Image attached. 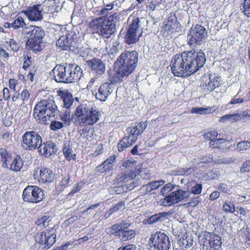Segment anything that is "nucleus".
Wrapping results in <instances>:
<instances>
[{
	"mask_svg": "<svg viewBox=\"0 0 250 250\" xmlns=\"http://www.w3.org/2000/svg\"><path fill=\"white\" fill-rule=\"evenodd\" d=\"M206 61L205 55L202 50L196 51L193 49L174 55L169 66L174 76L187 78L202 68Z\"/></svg>",
	"mask_w": 250,
	"mask_h": 250,
	"instance_id": "nucleus-1",
	"label": "nucleus"
},
{
	"mask_svg": "<svg viewBox=\"0 0 250 250\" xmlns=\"http://www.w3.org/2000/svg\"><path fill=\"white\" fill-rule=\"evenodd\" d=\"M57 110L53 96L49 95L48 99L42 100L36 104L33 115L39 124H50V128L56 131L63 127V123L53 120Z\"/></svg>",
	"mask_w": 250,
	"mask_h": 250,
	"instance_id": "nucleus-2",
	"label": "nucleus"
},
{
	"mask_svg": "<svg viewBox=\"0 0 250 250\" xmlns=\"http://www.w3.org/2000/svg\"><path fill=\"white\" fill-rule=\"evenodd\" d=\"M138 62V53L136 51H125L119 56L115 63V71L110 74L111 84L121 83L135 70Z\"/></svg>",
	"mask_w": 250,
	"mask_h": 250,
	"instance_id": "nucleus-3",
	"label": "nucleus"
},
{
	"mask_svg": "<svg viewBox=\"0 0 250 250\" xmlns=\"http://www.w3.org/2000/svg\"><path fill=\"white\" fill-rule=\"evenodd\" d=\"M101 113L96 107H89L85 104L79 105L73 114L75 121L84 128L79 130L81 135L88 133V126L95 125L100 119Z\"/></svg>",
	"mask_w": 250,
	"mask_h": 250,
	"instance_id": "nucleus-4",
	"label": "nucleus"
},
{
	"mask_svg": "<svg viewBox=\"0 0 250 250\" xmlns=\"http://www.w3.org/2000/svg\"><path fill=\"white\" fill-rule=\"evenodd\" d=\"M116 14L109 16H103L94 18L88 24V27L93 34H97L104 38L108 39L116 31Z\"/></svg>",
	"mask_w": 250,
	"mask_h": 250,
	"instance_id": "nucleus-5",
	"label": "nucleus"
},
{
	"mask_svg": "<svg viewBox=\"0 0 250 250\" xmlns=\"http://www.w3.org/2000/svg\"><path fill=\"white\" fill-rule=\"evenodd\" d=\"M208 37V32L201 24L192 25L188 35V43L190 46L201 45Z\"/></svg>",
	"mask_w": 250,
	"mask_h": 250,
	"instance_id": "nucleus-6",
	"label": "nucleus"
},
{
	"mask_svg": "<svg viewBox=\"0 0 250 250\" xmlns=\"http://www.w3.org/2000/svg\"><path fill=\"white\" fill-rule=\"evenodd\" d=\"M57 230L55 225L49 227L45 231L38 232L35 236L36 243L43 245L44 248L49 249L56 242Z\"/></svg>",
	"mask_w": 250,
	"mask_h": 250,
	"instance_id": "nucleus-7",
	"label": "nucleus"
},
{
	"mask_svg": "<svg viewBox=\"0 0 250 250\" xmlns=\"http://www.w3.org/2000/svg\"><path fill=\"white\" fill-rule=\"evenodd\" d=\"M201 242L205 250H221L222 242L221 237L213 232L205 231L201 235Z\"/></svg>",
	"mask_w": 250,
	"mask_h": 250,
	"instance_id": "nucleus-8",
	"label": "nucleus"
},
{
	"mask_svg": "<svg viewBox=\"0 0 250 250\" xmlns=\"http://www.w3.org/2000/svg\"><path fill=\"white\" fill-rule=\"evenodd\" d=\"M122 167L124 172L119 173L115 179L118 184H125L129 181L133 180L137 175V168L136 164L134 162L127 160L123 163Z\"/></svg>",
	"mask_w": 250,
	"mask_h": 250,
	"instance_id": "nucleus-9",
	"label": "nucleus"
},
{
	"mask_svg": "<svg viewBox=\"0 0 250 250\" xmlns=\"http://www.w3.org/2000/svg\"><path fill=\"white\" fill-rule=\"evenodd\" d=\"M42 143V137L35 131H27L22 136L21 146L25 150H34L38 148Z\"/></svg>",
	"mask_w": 250,
	"mask_h": 250,
	"instance_id": "nucleus-10",
	"label": "nucleus"
},
{
	"mask_svg": "<svg viewBox=\"0 0 250 250\" xmlns=\"http://www.w3.org/2000/svg\"><path fill=\"white\" fill-rule=\"evenodd\" d=\"M22 197L25 202L37 204L43 199L42 190L36 186H27L23 190Z\"/></svg>",
	"mask_w": 250,
	"mask_h": 250,
	"instance_id": "nucleus-11",
	"label": "nucleus"
},
{
	"mask_svg": "<svg viewBox=\"0 0 250 250\" xmlns=\"http://www.w3.org/2000/svg\"><path fill=\"white\" fill-rule=\"evenodd\" d=\"M78 39L76 37L62 36L56 42V45L62 50L75 52L79 48Z\"/></svg>",
	"mask_w": 250,
	"mask_h": 250,
	"instance_id": "nucleus-12",
	"label": "nucleus"
},
{
	"mask_svg": "<svg viewBox=\"0 0 250 250\" xmlns=\"http://www.w3.org/2000/svg\"><path fill=\"white\" fill-rule=\"evenodd\" d=\"M149 241L157 250H168L170 247L169 237L161 231L152 234Z\"/></svg>",
	"mask_w": 250,
	"mask_h": 250,
	"instance_id": "nucleus-13",
	"label": "nucleus"
},
{
	"mask_svg": "<svg viewBox=\"0 0 250 250\" xmlns=\"http://www.w3.org/2000/svg\"><path fill=\"white\" fill-rule=\"evenodd\" d=\"M33 176L39 183L46 184L52 183L55 178V174L52 170L45 167H38L34 171Z\"/></svg>",
	"mask_w": 250,
	"mask_h": 250,
	"instance_id": "nucleus-14",
	"label": "nucleus"
},
{
	"mask_svg": "<svg viewBox=\"0 0 250 250\" xmlns=\"http://www.w3.org/2000/svg\"><path fill=\"white\" fill-rule=\"evenodd\" d=\"M53 79L58 83H69L70 64L56 66L52 70Z\"/></svg>",
	"mask_w": 250,
	"mask_h": 250,
	"instance_id": "nucleus-15",
	"label": "nucleus"
},
{
	"mask_svg": "<svg viewBox=\"0 0 250 250\" xmlns=\"http://www.w3.org/2000/svg\"><path fill=\"white\" fill-rule=\"evenodd\" d=\"M42 11L41 4H37L28 6L26 10H22L20 13H23L31 21H38L42 19Z\"/></svg>",
	"mask_w": 250,
	"mask_h": 250,
	"instance_id": "nucleus-16",
	"label": "nucleus"
},
{
	"mask_svg": "<svg viewBox=\"0 0 250 250\" xmlns=\"http://www.w3.org/2000/svg\"><path fill=\"white\" fill-rule=\"evenodd\" d=\"M140 22V19L136 18L132 20L129 26L125 36V42L127 44H133L139 40V37H137L136 32L139 27Z\"/></svg>",
	"mask_w": 250,
	"mask_h": 250,
	"instance_id": "nucleus-17",
	"label": "nucleus"
},
{
	"mask_svg": "<svg viewBox=\"0 0 250 250\" xmlns=\"http://www.w3.org/2000/svg\"><path fill=\"white\" fill-rule=\"evenodd\" d=\"M112 92V86L109 83H102L99 86H96L93 90L96 99L100 101H106Z\"/></svg>",
	"mask_w": 250,
	"mask_h": 250,
	"instance_id": "nucleus-18",
	"label": "nucleus"
},
{
	"mask_svg": "<svg viewBox=\"0 0 250 250\" xmlns=\"http://www.w3.org/2000/svg\"><path fill=\"white\" fill-rule=\"evenodd\" d=\"M39 154L46 158H48L58 151L57 146L55 143L51 141L43 142L38 147Z\"/></svg>",
	"mask_w": 250,
	"mask_h": 250,
	"instance_id": "nucleus-19",
	"label": "nucleus"
},
{
	"mask_svg": "<svg viewBox=\"0 0 250 250\" xmlns=\"http://www.w3.org/2000/svg\"><path fill=\"white\" fill-rule=\"evenodd\" d=\"M186 193V191L178 189L171 192L169 195H166L163 201V204L164 205L167 206L178 203L184 199Z\"/></svg>",
	"mask_w": 250,
	"mask_h": 250,
	"instance_id": "nucleus-20",
	"label": "nucleus"
},
{
	"mask_svg": "<svg viewBox=\"0 0 250 250\" xmlns=\"http://www.w3.org/2000/svg\"><path fill=\"white\" fill-rule=\"evenodd\" d=\"M87 63L91 72L96 76L102 75L104 73L105 65L101 59L93 58L87 61Z\"/></svg>",
	"mask_w": 250,
	"mask_h": 250,
	"instance_id": "nucleus-21",
	"label": "nucleus"
},
{
	"mask_svg": "<svg viewBox=\"0 0 250 250\" xmlns=\"http://www.w3.org/2000/svg\"><path fill=\"white\" fill-rule=\"evenodd\" d=\"M221 80L218 77H209V81L203 79L200 84V87L204 92H210L221 85Z\"/></svg>",
	"mask_w": 250,
	"mask_h": 250,
	"instance_id": "nucleus-22",
	"label": "nucleus"
},
{
	"mask_svg": "<svg viewBox=\"0 0 250 250\" xmlns=\"http://www.w3.org/2000/svg\"><path fill=\"white\" fill-rule=\"evenodd\" d=\"M147 125V124L144 122H136L134 125L132 124L130 127L127 128L126 131L128 134L137 141L139 136L142 134L146 128Z\"/></svg>",
	"mask_w": 250,
	"mask_h": 250,
	"instance_id": "nucleus-23",
	"label": "nucleus"
},
{
	"mask_svg": "<svg viewBox=\"0 0 250 250\" xmlns=\"http://www.w3.org/2000/svg\"><path fill=\"white\" fill-rule=\"evenodd\" d=\"M58 97L62 101V106L64 108H70L74 103V99L72 94L67 90H57Z\"/></svg>",
	"mask_w": 250,
	"mask_h": 250,
	"instance_id": "nucleus-24",
	"label": "nucleus"
},
{
	"mask_svg": "<svg viewBox=\"0 0 250 250\" xmlns=\"http://www.w3.org/2000/svg\"><path fill=\"white\" fill-rule=\"evenodd\" d=\"M179 22L176 18L169 17L167 21H165L163 28V33L165 36H170L177 31Z\"/></svg>",
	"mask_w": 250,
	"mask_h": 250,
	"instance_id": "nucleus-25",
	"label": "nucleus"
},
{
	"mask_svg": "<svg viewBox=\"0 0 250 250\" xmlns=\"http://www.w3.org/2000/svg\"><path fill=\"white\" fill-rule=\"evenodd\" d=\"M116 160V156H110L102 164L97 166L95 170L100 173L108 172L111 170L113 167V163Z\"/></svg>",
	"mask_w": 250,
	"mask_h": 250,
	"instance_id": "nucleus-26",
	"label": "nucleus"
},
{
	"mask_svg": "<svg viewBox=\"0 0 250 250\" xmlns=\"http://www.w3.org/2000/svg\"><path fill=\"white\" fill-rule=\"evenodd\" d=\"M70 75L68 80L69 83H76L83 75L82 68L75 64H70Z\"/></svg>",
	"mask_w": 250,
	"mask_h": 250,
	"instance_id": "nucleus-27",
	"label": "nucleus"
},
{
	"mask_svg": "<svg viewBox=\"0 0 250 250\" xmlns=\"http://www.w3.org/2000/svg\"><path fill=\"white\" fill-rule=\"evenodd\" d=\"M19 83L18 80L15 78H10L8 81L9 88L4 87L2 90V98L4 101H8L10 98V89L16 91V86Z\"/></svg>",
	"mask_w": 250,
	"mask_h": 250,
	"instance_id": "nucleus-28",
	"label": "nucleus"
},
{
	"mask_svg": "<svg viewBox=\"0 0 250 250\" xmlns=\"http://www.w3.org/2000/svg\"><path fill=\"white\" fill-rule=\"evenodd\" d=\"M136 142V140L129 134L120 139L117 144L118 150L119 152L124 151L126 148L131 146Z\"/></svg>",
	"mask_w": 250,
	"mask_h": 250,
	"instance_id": "nucleus-29",
	"label": "nucleus"
},
{
	"mask_svg": "<svg viewBox=\"0 0 250 250\" xmlns=\"http://www.w3.org/2000/svg\"><path fill=\"white\" fill-rule=\"evenodd\" d=\"M42 41H37L32 38H29L26 42V48L32 50L34 53L41 51L42 50Z\"/></svg>",
	"mask_w": 250,
	"mask_h": 250,
	"instance_id": "nucleus-30",
	"label": "nucleus"
},
{
	"mask_svg": "<svg viewBox=\"0 0 250 250\" xmlns=\"http://www.w3.org/2000/svg\"><path fill=\"white\" fill-rule=\"evenodd\" d=\"M33 28L29 32L30 38H33L37 41H42L45 36V32L42 27L37 26H32Z\"/></svg>",
	"mask_w": 250,
	"mask_h": 250,
	"instance_id": "nucleus-31",
	"label": "nucleus"
},
{
	"mask_svg": "<svg viewBox=\"0 0 250 250\" xmlns=\"http://www.w3.org/2000/svg\"><path fill=\"white\" fill-rule=\"evenodd\" d=\"M23 166V161L21 155H16L10 165V169L14 172H19Z\"/></svg>",
	"mask_w": 250,
	"mask_h": 250,
	"instance_id": "nucleus-32",
	"label": "nucleus"
},
{
	"mask_svg": "<svg viewBox=\"0 0 250 250\" xmlns=\"http://www.w3.org/2000/svg\"><path fill=\"white\" fill-rule=\"evenodd\" d=\"M171 214V213L170 212H164L155 214L148 217L146 221L148 224H153L167 218V216Z\"/></svg>",
	"mask_w": 250,
	"mask_h": 250,
	"instance_id": "nucleus-33",
	"label": "nucleus"
},
{
	"mask_svg": "<svg viewBox=\"0 0 250 250\" xmlns=\"http://www.w3.org/2000/svg\"><path fill=\"white\" fill-rule=\"evenodd\" d=\"M125 209V202L124 201H121L118 203H117L115 205L113 206L111 208H110L109 210H106L104 214V217L106 218H109L111 214L116 212L119 210H122Z\"/></svg>",
	"mask_w": 250,
	"mask_h": 250,
	"instance_id": "nucleus-34",
	"label": "nucleus"
},
{
	"mask_svg": "<svg viewBox=\"0 0 250 250\" xmlns=\"http://www.w3.org/2000/svg\"><path fill=\"white\" fill-rule=\"evenodd\" d=\"M0 157L2 167H7V163L12 158V154L5 148H0Z\"/></svg>",
	"mask_w": 250,
	"mask_h": 250,
	"instance_id": "nucleus-35",
	"label": "nucleus"
},
{
	"mask_svg": "<svg viewBox=\"0 0 250 250\" xmlns=\"http://www.w3.org/2000/svg\"><path fill=\"white\" fill-rule=\"evenodd\" d=\"M62 151L65 159L67 161L71 160L75 161L76 160V154L73 153L72 149L69 145L65 146L63 147Z\"/></svg>",
	"mask_w": 250,
	"mask_h": 250,
	"instance_id": "nucleus-36",
	"label": "nucleus"
},
{
	"mask_svg": "<svg viewBox=\"0 0 250 250\" xmlns=\"http://www.w3.org/2000/svg\"><path fill=\"white\" fill-rule=\"evenodd\" d=\"M121 226L118 223L115 224L110 227L107 228L105 231L109 235H113L115 236H121Z\"/></svg>",
	"mask_w": 250,
	"mask_h": 250,
	"instance_id": "nucleus-37",
	"label": "nucleus"
},
{
	"mask_svg": "<svg viewBox=\"0 0 250 250\" xmlns=\"http://www.w3.org/2000/svg\"><path fill=\"white\" fill-rule=\"evenodd\" d=\"M136 232L133 229L123 230L121 234V240L123 241H127L131 240L136 236Z\"/></svg>",
	"mask_w": 250,
	"mask_h": 250,
	"instance_id": "nucleus-38",
	"label": "nucleus"
},
{
	"mask_svg": "<svg viewBox=\"0 0 250 250\" xmlns=\"http://www.w3.org/2000/svg\"><path fill=\"white\" fill-rule=\"evenodd\" d=\"M71 110L70 108H65L60 114L61 121L66 125H69L71 121Z\"/></svg>",
	"mask_w": 250,
	"mask_h": 250,
	"instance_id": "nucleus-39",
	"label": "nucleus"
},
{
	"mask_svg": "<svg viewBox=\"0 0 250 250\" xmlns=\"http://www.w3.org/2000/svg\"><path fill=\"white\" fill-rule=\"evenodd\" d=\"M215 110L214 107H193L191 110V113L199 114L201 115L209 114Z\"/></svg>",
	"mask_w": 250,
	"mask_h": 250,
	"instance_id": "nucleus-40",
	"label": "nucleus"
},
{
	"mask_svg": "<svg viewBox=\"0 0 250 250\" xmlns=\"http://www.w3.org/2000/svg\"><path fill=\"white\" fill-rule=\"evenodd\" d=\"M6 44L10 48V50L16 53L19 51L21 45L20 43L15 39L12 38L5 42Z\"/></svg>",
	"mask_w": 250,
	"mask_h": 250,
	"instance_id": "nucleus-41",
	"label": "nucleus"
},
{
	"mask_svg": "<svg viewBox=\"0 0 250 250\" xmlns=\"http://www.w3.org/2000/svg\"><path fill=\"white\" fill-rule=\"evenodd\" d=\"M51 221L50 216L47 215H43L38 219L35 221V224L38 226L46 228L49 226V222Z\"/></svg>",
	"mask_w": 250,
	"mask_h": 250,
	"instance_id": "nucleus-42",
	"label": "nucleus"
},
{
	"mask_svg": "<svg viewBox=\"0 0 250 250\" xmlns=\"http://www.w3.org/2000/svg\"><path fill=\"white\" fill-rule=\"evenodd\" d=\"M222 209L226 213L233 214L235 211V207L232 202L226 201L223 205Z\"/></svg>",
	"mask_w": 250,
	"mask_h": 250,
	"instance_id": "nucleus-43",
	"label": "nucleus"
},
{
	"mask_svg": "<svg viewBox=\"0 0 250 250\" xmlns=\"http://www.w3.org/2000/svg\"><path fill=\"white\" fill-rule=\"evenodd\" d=\"M19 94L21 95L20 100L23 105L26 104L30 99L31 94L30 91L27 88L23 89L21 92H19Z\"/></svg>",
	"mask_w": 250,
	"mask_h": 250,
	"instance_id": "nucleus-44",
	"label": "nucleus"
},
{
	"mask_svg": "<svg viewBox=\"0 0 250 250\" xmlns=\"http://www.w3.org/2000/svg\"><path fill=\"white\" fill-rule=\"evenodd\" d=\"M14 29H19L21 28H23L26 24L23 18L20 16L17 15L15 19L13 22Z\"/></svg>",
	"mask_w": 250,
	"mask_h": 250,
	"instance_id": "nucleus-45",
	"label": "nucleus"
},
{
	"mask_svg": "<svg viewBox=\"0 0 250 250\" xmlns=\"http://www.w3.org/2000/svg\"><path fill=\"white\" fill-rule=\"evenodd\" d=\"M23 60L22 68L23 70H26L32 63L31 53L30 52H27L26 54H24Z\"/></svg>",
	"mask_w": 250,
	"mask_h": 250,
	"instance_id": "nucleus-46",
	"label": "nucleus"
},
{
	"mask_svg": "<svg viewBox=\"0 0 250 250\" xmlns=\"http://www.w3.org/2000/svg\"><path fill=\"white\" fill-rule=\"evenodd\" d=\"M70 179V176L69 175L67 176L62 178L59 184L58 188H59L61 190H62L68 187Z\"/></svg>",
	"mask_w": 250,
	"mask_h": 250,
	"instance_id": "nucleus-47",
	"label": "nucleus"
},
{
	"mask_svg": "<svg viewBox=\"0 0 250 250\" xmlns=\"http://www.w3.org/2000/svg\"><path fill=\"white\" fill-rule=\"evenodd\" d=\"M241 10L244 15L250 17V0H244Z\"/></svg>",
	"mask_w": 250,
	"mask_h": 250,
	"instance_id": "nucleus-48",
	"label": "nucleus"
},
{
	"mask_svg": "<svg viewBox=\"0 0 250 250\" xmlns=\"http://www.w3.org/2000/svg\"><path fill=\"white\" fill-rule=\"evenodd\" d=\"M226 142L225 139H214L209 143V145L212 148H220V145Z\"/></svg>",
	"mask_w": 250,
	"mask_h": 250,
	"instance_id": "nucleus-49",
	"label": "nucleus"
},
{
	"mask_svg": "<svg viewBox=\"0 0 250 250\" xmlns=\"http://www.w3.org/2000/svg\"><path fill=\"white\" fill-rule=\"evenodd\" d=\"M250 148V142L244 141L239 142L237 145V149L239 151L247 150Z\"/></svg>",
	"mask_w": 250,
	"mask_h": 250,
	"instance_id": "nucleus-50",
	"label": "nucleus"
},
{
	"mask_svg": "<svg viewBox=\"0 0 250 250\" xmlns=\"http://www.w3.org/2000/svg\"><path fill=\"white\" fill-rule=\"evenodd\" d=\"M158 188V186H157V184L155 181H153L151 182H149L147 184L144 186L143 187V188H145L146 190V192H150L152 190L157 189Z\"/></svg>",
	"mask_w": 250,
	"mask_h": 250,
	"instance_id": "nucleus-51",
	"label": "nucleus"
},
{
	"mask_svg": "<svg viewBox=\"0 0 250 250\" xmlns=\"http://www.w3.org/2000/svg\"><path fill=\"white\" fill-rule=\"evenodd\" d=\"M174 188V186L170 183L166 184L161 190V193L164 196H166Z\"/></svg>",
	"mask_w": 250,
	"mask_h": 250,
	"instance_id": "nucleus-52",
	"label": "nucleus"
},
{
	"mask_svg": "<svg viewBox=\"0 0 250 250\" xmlns=\"http://www.w3.org/2000/svg\"><path fill=\"white\" fill-rule=\"evenodd\" d=\"M15 92L11 97L12 105H14V107H18L19 102L21 101V95L19 94V91L16 90Z\"/></svg>",
	"mask_w": 250,
	"mask_h": 250,
	"instance_id": "nucleus-53",
	"label": "nucleus"
},
{
	"mask_svg": "<svg viewBox=\"0 0 250 250\" xmlns=\"http://www.w3.org/2000/svg\"><path fill=\"white\" fill-rule=\"evenodd\" d=\"M217 136L218 132L216 130L209 131L206 133H205L204 135V138L208 140H209L210 141H211V140L216 138Z\"/></svg>",
	"mask_w": 250,
	"mask_h": 250,
	"instance_id": "nucleus-54",
	"label": "nucleus"
},
{
	"mask_svg": "<svg viewBox=\"0 0 250 250\" xmlns=\"http://www.w3.org/2000/svg\"><path fill=\"white\" fill-rule=\"evenodd\" d=\"M114 4L110 3L107 4L104 8L99 10L98 15H106L108 13V11L112 10L113 8Z\"/></svg>",
	"mask_w": 250,
	"mask_h": 250,
	"instance_id": "nucleus-55",
	"label": "nucleus"
},
{
	"mask_svg": "<svg viewBox=\"0 0 250 250\" xmlns=\"http://www.w3.org/2000/svg\"><path fill=\"white\" fill-rule=\"evenodd\" d=\"M242 233V236L245 238L246 244L250 247V229L246 228Z\"/></svg>",
	"mask_w": 250,
	"mask_h": 250,
	"instance_id": "nucleus-56",
	"label": "nucleus"
},
{
	"mask_svg": "<svg viewBox=\"0 0 250 250\" xmlns=\"http://www.w3.org/2000/svg\"><path fill=\"white\" fill-rule=\"evenodd\" d=\"M242 173L250 172V160L245 161L240 167Z\"/></svg>",
	"mask_w": 250,
	"mask_h": 250,
	"instance_id": "nucleus-57",
	"label": "nucleus"
},
{
	"mask_svg": "<svg viewBox=\"0 0 250 250\" xmlns=\"http://www.w3.org/2000/svg\"><path fill=\"white\" fill-rule=\"evenodd\" d=\"M245 115L241 113L231 114L230 121L231 122H236L242 119H244Z\"/></svg>",
	"mask_w": 250,
	"mask_h": 250,
	"instance_id": "nucleus-58",
	"label": "nucleus"
},
{
	"mask_svg": "<svg viewBox=\"0 0 250 250\" xmlns=\"http://www.w3.org/2000/svg\"><path fill=\"white\" fill-rule=\"evenodd\" d=\"M202 189V186L201 184H197L192 187L191 191L193 194H198L201 193Z\"/></svg>",
	"mask_w": 250,
	"mask_h": 250,
	"instance_id": "nucleus-59",
	"label": "nucleus"
},
{
	"mask_svg": "<svg viewBox=\"0 0 250 250\" xmlns=\"http://www.w3.org/2000/svg\"><path fill=\"white\" fill-rule=\"evenodd\" d=\"M218 189L221 192L229 194V189L228 188V185L225 183H222L219 185L218 187Z\"/></svg>",
	"mask_w": 250,
	"mask_h": 250,
	"instance_id": "nucleus-60",
	"label": "nucleus"
},
{
	"mask_svg": "<svg viewBox=\"0 0 250 250\" xmlns=\"http://www.w3.org/2000/svg\"><path fill=\"white\" fill-rule=\"evenodd\" d=\"M213 160V157L210 155H206L203 156L200 159V163H209Z\"/></svg>",
	"mask_w": 250,
	"mask_h": 250,
	"instance_id": "nucleus-61",
	"label": "nucleus"
},
{
	"mask_svg": "<svg viewBox=\"0 0 250 250\" xmlns=\"http://www.w3.org/2000/svg\"><path fill=\"white\" fill-rule=\"evenodd\" d=\"M82 187V184H81L80 183H76L68 194L69 195H74L75 193L79 191L81 189Z\"/></svg>",
	"mask_w": 250,
	"mask_h": 250,
	"instance_id": "nucleus-62",
	"label": "nucleus"
},
{
	"mask_svg": "<svg viewBox=\"0 0 250 250\" xmlns=\"http://www.w3.org/2000/svg\"><path fill=\"white\" fill-rule=\"evenodd\" d=\"M235 208V210L238 214H240V217H245L247 215V211L244 208L241 206H237Z\"/></svg>",
	"mask_w": 250,
	"mask_h": 250,
	"instance_id": "nucleus-63",
	"label": "nucleus"
},
{
	"mask_svg": "<svg viewBox=\"0 0 250 250\" xmlns=\"http://www.w3.org/2000/svg\"><path fill=\"white\" fill-rule=\"evenodd\" d=\"M136 247L134 245L129 244L125 247H120L118 250H136Z\"/></svg>",
	"mask_w": 250,
	"mask_h": 250,
	"instance_id": "nucleus-64",
	"label": "nucleus"
}]
</instances>
